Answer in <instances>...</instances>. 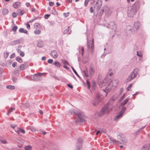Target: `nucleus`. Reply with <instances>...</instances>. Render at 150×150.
<instances>
[{"label": "nucleus", "mask_w": 150, "mask_h": 150, "mask_svg": "<svg viewBox=\"0 0 150 150\" xmlns=\"http://www.w3.org/2000/svg\"><path fill=\"white\" fill-rule=\"evenodd\" d=\"M111 81L110 83H108V82H107V80L106 78L104 79L103 80H101L99 78L98 79V83L99 86L100 87H103V86H105V88H103L102 89V91L103 92L105 93V96L106 97L107 96V93L111 90V88H109L108 87H107L108 85L110 83H111L113 82V81Z\"/></svg>", "instance_id": "f257e3e1"}, {"label": "nucleus", "mask_w": 150, "mask_h": 150, "mask_svg": "<svg viewBox=\"0 0 150 150\" xmlns=\"http://www.w3.org/2000/svg\"><path fill=\"white\" fill-rule=\"evenodd\" d=\"M69 112L71 115L75 114L77 116L78 118L77 120L78 121L83 122L86 121L83 114L78 110L75 109L71 110L69 111Z\"/></svg>", "instance_id": "f03ea898"}, {"label": "nucleus", "mask_w": 150, "mask_h": 150, "mask_svg": "<svg viewBox=\"0 0 150 150\" xmlns=\"http://www.w3.org/2000/svg\"><path fill=\"white\" fill-rule=\"evenodd\" d=\"M112 106L110 103H108L102 108L99 113L100 116H102L105 114H108L112 110Z\"/></svg>", "instance_id": "7ed1b4c3"}, {"label": "nucleus", "mask_w": 150, "mask_h": 150, "mask_svg": "<svg viewBox=\"0 0 150 150\" xmlns=\"http://www.w3.org/2000/svg\"><path fill=\"white\" fill-rule=\"evenodd\" d=\"M88 38L87 40V47L88 51L91 50L93 53L94 50V44L93 40Z\"/></svg>", "instance_id": "20e7f679"}, {"label": "nucleus", "mask_w": 150, "mask_h": 150, "mask_svg": "<svg viewBox=\"0 0 150 150\" xmlns=\"http://www.w3.org/2000/svg\"><path fill=\"white\" fill-rule=\"evenodd\" d=\"M139 72V69L137 68H135L129 75L126 80L127 82L131 81L132 79L135 78Z\"/></svg>", "instance_id": "39448f33"}, {"label": "nucleus", "mask_w": 150, "mask_h": 150, "mask_svg": "<svg viewBox=\"0 0 150 150\" xmlns=\"http://www.w3.org/2000/svg\"><path fill=\"white\" fill-rule=\"evenodd\" d=\"M45 74V73H42L34 74L33 75L31 76V79L34 81H41L42 79V77L41 76H43Z\"/></svg>", "instance_id": "423d86ee"}, {"label": "nucleus", "mask_w": 150, "mask_h": 150, "mask_svg": "<svg viewBox=\"0 0 150 150\" xmlns=\"http://www.w3.org/2000/svg\"><path fill=\"white\" fill-rule=\"evenodd\" d=\"M137 12L136 9L130 6L128 8L127 12V15L128 17H132L135 15Z\"/></svg>", "instance_id": "0eeeda50"}, {"label": "nucleus", "mask_w": 150, "mask_h": 150, "mask_svg": "<svg viewBox=\"0 0 150 150\" xmlns=\"http://www.w3.org/2000/svg\"><path fill=\"white\" fill-rule=\"evenodd\" d=\"M101 96L100 93L97 92L96 94V96L94 99L93 104L94 106L97 105L100 101V96Z\"/></svg>", "instance_id": "6e6552de"}, {"label": "nucleus", "mask_w": 150, "mask_h": 150, "mask_svg": "<svg viewBox=\"0 0 150 150\" xmlns=\"http://www.w3.org/2000/svg\"><path fill=\"white\" fill-rule=\"evenodd\" d=\"M83 144V140L81 138H79L77 140L76 146L77 150H81L82 149Z\"/></svg>", "instance_id": "1a4fd4ad"}, {"label": "nucleus", "mask_w": 150, "mask_h": 150, "mask_svg": "<svg viewBox=\"0 0 150 150\" xmlns=\"http://www.w3.org/2000/svg\"><path fill=\"white\" fill-rule=\"evenodd\" d=\"M107 27L111 29L115 30L117 28V25L115 22L111 21L108 23Z\"/></svg>", "instance_id": "9d476101"}, {"label": "nucleus", "mask_w": 150, "mask_h": 150, "mask_svg": "<svg viewBox=\"0 0 150 150\" xmlns=\"http://www.w3.org/2000/svg\"><path fill=\"white\" fill-rule=\"evenodd\" d=\"M102 4V1L100 0H98L95 5L94 8L96 11H98L101 7Z\"/></svg>", "instance_id": "9b49d317"}, {"label": "nucleus", "mask_w": 150, "mask_h": 150, "mask_svg": "<svg viewBox=\"0 0 150 150\" xmlns=\"http://www.w3.org/2000/svg\"><path fill=\"white\" fill-rule=\"evenodd\" d=\"M117 138L118 139L121 141L122 143H126L127 142V140L124 135L122 134H120L117 136Z\"/></svg>", "instance_id": "f8f14e48"}, {"label": "nucleus", "mask_w": 150, "mask_h": 150, "mask_svg": "<svg viewBox=\"0 0 150 150\" xmlns=\"http://www.w3.org/2000/svg\"><path fill=\"white\" fill-rule=\"evenodd\" d=\"M127 30L129 34H134L137 32L136 31H135L134 28L130 26H128L127 28Z\"/></svg>", "instance_id": "ddd939ff"}, {"label": "nucleus", "mask_w": 150, "mask_h": 150, "mask_svg": "<svg viewBox=\"0 0 150 150\" xmlns=\"http://www.w3.org/2000/svg\"><path fill=\"white\" fill-rule=\"evenodd\" d=\"M140 6V1H137L135 3L133 4L132 7L133 8H135L136 9V10L137 11V10L139 9Z\"/></svg>", "instance_id": "4468645a"}, {"label": "nucleus", "mask_w": 150, "mask_h": 150, "mask_svg": "<svg viewBox=\"0 0 150 150\" xmlns=\"http://www.w3.org/2000/svg\"><path fill=\"white\" fill-rule=\"evenodd\" d=\"M140 25V22L139 21H137L134 22L133 27L134 28V29H135V31H137L138 29L139 28V27Z\"/></svg>", "instance_id": "2eb2a0df"}, {"label": "nucleus", "mask_w": 150, "mask_h": 150, "mask_svg": "<svg viewBox=\"0 0 150 150\" xmlns=\"http://www.w3.org/2000/svg\"><path fill=\"white\" fill-rule=\"evenodd\" d=\"M50 54L51 56L54 58H56L58 57V54L57 52L55 50H53L51 51Z\"/></svg>", "instance_id": "dca6fc26"}, {"label": "nucleus", "mask_w": 150, "mask_h": 150, "mask_svg": "<svg viewBox=\"0 0 150 150\" xmlns=\"http://www.w3.org/2000/svg\"><path fill=\"white\" fill-rule=\"evenodd\" d=\"M109 138L110 139V143H112L113 144H115V143L116 144H121V143L120 142L116 140L114 138H112L111 137H109Z\"/></svg>", "instance_id": "f3484780"}, {"label": "nucleus", "mask_w": 150, "mask_h": 150, "mask_svg": "<svg viewBox=\"0 0 150 150\" xmlns=\"http://www.w3.org/2000/svg\"><path fill=\"white\" fill-rule=\"evenodd\" d=\"M21 40V39H18L17 40H15L11 42V44L12 45H15L19 44H20L21 43L20 41Z\"/></svg>", "instance_id": "a211bd4d"}, {"label": "nucleus", "mask_w": 150, "mask_h": 150, "mask_svg": "<svg viewBox=\"0 0 150 150\" xmlns=\"http://www.w3.org/2000/svg\"><path fill=\"white\" fill-rule=\"evenodd\" d=\"M20 3L18 2H15L13 4V6L14 8H16L20 7Z\"/></svg>", "instance_id": "6ab92c4d"}, {"label": "nucleus", "mask_w": 150, "mask_h": 150, "mask_svg": "<svg viewBox=\"0 0 150 150\" xmlns=\"http://www.w3.org/2000/svg\"><path fill=\"white\" fill-rule=\"evenodd\" d=\"M19 31L20 33H24L26 34L28 33V31L22 28H21L19 29Z\"/></svg>", "instance_id": "aec40b11"}, {"label": "nucleus", "mask_w": 150, "mask_h": 150, "mask_svg": "<svg viewBox=\"0 0 150 150\" xmlns=\"http://www.w3.org/2000/svg\"><path fill=\"white\" fill-rule=\"evenodd\" d=\"M149 146L148 144H145L142 147V150H149Z\"/></svg>", "instance_id": "412c9836"}, {"label": "nucleus", "mask_w": 150, "mask_h": 150, "mask_svg": "<svg viewBox=\"0 0 150 150\" xmlns=\"http://www.w3.org/2000/svg\"><path fill=\"white\" fill-rule=\"evenodd\" d=\"M130 98L128 97L124 101L121 103V105L122 106H123L125 105L128 101L129 100Z\"/></svg>", "instance_id": "4be33fe9"}, {"label": "nucleus", "mask_w": 150, "mask_h": 150, "mask_svg": "<svg viewBox=\"0 0 150 150\" xmlns=\"http://www.w3.org/2000/svg\"><path fill=\"white\" fill-rule=\"evenodd\" d=\"M53 64L55 66L59 68H60L61 66V64L59 63L57 61H55Z\"/></svg>", "instance_id": "5701e85b"}, {"label": "nucleus", "mask_w": 150, "mask_h": 150, "mask_svg": "<svg viewBox=\"0 0 150 150\" xmlns=\"http://www.w3.org/2000/svg\"><path fill=\"white\" fill-rule=\"evenodd\" d=\"M107 10H108V8H107V6H105L102 8L100 10V13H103L104 11H106Z\"/></svg>", "instance_id": "b1692460"}, {"label": "nucleus", "mask_w": 150, "mask_h": 150, "mask_svg": "<svg viewBox=\"0 0 150 150\" xmlns=\"http://www.w3.org/2000/svg\"><path fill=\"white\" fill-rule=\"evenodd\" d=\"M69 27H68V28L66 29L64 31V34H67L70 33L71 30L69 29Z\"/></svg>", "instance_id": "393cba45"}, {"label": "nucleus", "mask_w": 150, "mask_h": 150, "mask_svg": "<svg viewBox=\"0 0 150 150\" xmlns=\"http://www.w3.org/2000/svg\"><path fill=\"white\" fill-rule=\"evenodd\" d=\"M123 115L122 114L120 113V112L118 114V115L117 116H116L114 118V120H117L119 119V118L121 117Z\"/></svg>", "instance_id": "a878e982"}, {"label": "nucleus", "mask_w": 150, "mask_h": 150, "mask_svg": "<svg viewBox=\"0 0 150 150\" xmlns=\"http://www.w3.org/2000/svg\"><path fill=\"white\" fill-rule=\"evenodd\" d=\"M89 71L91 75L93 74L94 72V71L93 70V67L91 65L90 66Z\"/></svg>", "instance_id": "bb28decb"}, {"label": "nucleus", "mask_w": 150, "mask_h": 150, "mask_svg": "<svg viewBox=\"0 0 150 150\" xmlns=\"http://www.w3.org/2000/svg\"><path fill=\"white\" fill-rule=\"evenodd\" d=\"M6 87L7 89L12 90H14L15 88V87L12 85L7 86Z\"/></svg>", "instance_id": "cd10ccee"}, {"label": "nucleus", "mask_w": 150, "mask_h": 150, "mask_svg": "<svg viewBox=\"0 0 150 150\" xmlns=\"http://www.w3.org/2000/svg\"><path fill=\"white\" fill-rule=\"evenodd\" d=\"M25 150H31L32 149V147L30 145L25 146L24 147Z\"/></svg>", "instance_id": "c85d7f7f"}, {"label": "nucleus", "mask_w": 150, "mask_h": 150, "mask_svg": "<svg viewBox=\"0 0 150 150\" xmlns=\"http://www.w3.org/2000/svg\"><path fill=\"white\" fill-rule=\"evenodd\" d=\"M8 12V10L6 8L4 9L2 11V13L4 15L7 14Z\"/></svg>", "instance_id": "c756f323"}, {"label": "nucleus", "mask_w": 150, "mask_h": 150, "mask_svg": "<svg viewBox=\"0 0 150 150\" xmlns=\"http://www.w3.org/2000/svg\"><path fill=\"white\" fill-rule=\"evenodd\" d=\"M82 74L86 77H87L88 76V72L86 70H83L82 72Z\"/></svg>", "instance_id": "7c9ffc66"}, {"label": "nucleus", "mask_w": 150, "mask_h": 150, "mask_svg": "<svg viewBox=\"0 0 150 150\" xmlns=\"http://www.w3.org/2000/svg\"><path fill=\"white\" fill-rule=\"evenodd\" d=\"M16 60L20 63H22L23 62V60L22 58L20 57H16Z\"/></svg>", "instance_id": "2f4dec72"}, {"label": "nucleus", "mask_w": 150, "mask_h": 150, "mask_svg": "<svg viewBox=\"0 0 150 150\" xmlns=\"http://www.w3.org/2000/svg\"><path fill=\"white\" fill-rule=\"evenodd\" d=\"M62 63L66 65L67 64L69 66H70V65L69 63V62L67 61L66 60H64V59H62Z\"/></svg>", "instance_id": "473e14b6"}, {"label": "nucleus", "mask_w": 150, "mask_h": 150, "mask_svg": "<svg viewBox=\"0 0 150 150\" xmlns=\"http://www.w3.org/2000/svg\"><path fill=\"white\" fill-rule=\"evenodd\" d=\"M71 67L72 69V70L73 71H74V73L76 75V76H78L79 78H80V77L79 76V75H78V74L77 73V72L75 70V69H74V67H72V66H71Z\"/></svg>", "instance_id": "72a5a7b5"}, {"label": "nucleus", "mask_w": 150, "mask_h": 150, "mask_svg": "<svg viewBox=\"0 0 150 150\" xmlns=\"http://www.w3.org/2000/svg\"><path fill=\"white\" fill-rule=\"evenodd\" d=\"M126 107H124L121 110L120 112V113H122V115H123V114L125 112V111L126 110Z\"/></svg>", "instance_id": "f704fd0d"}, {"label": "nucleus", "mask_w": 150, "mask_h": 150, "mask_svg": "<svg viewBox=\"0 0 150 150\" xmlns=\"http://www.w3.org/2000/svg\"><path fill=\"white\" fill-rule=\"evenodd\" d=\"M23 106L24 107L28 108L29 107L30 105L29 103L27 102L25 103L24 104Z\"/></svg>", "instance_id": "c9c22d12"}, {"label": "nucleus", "mask_w": 150, "mask_h": 150, "mask_svg": "<svg viewBox=\"0 0 150 150\" xmlns=\"http://www.w3.org/2000/svg\"><path fill=\"white\" fill-rule=\"evenodd\" d=\"M34 33L36 35H38L40 33L41 31L40 30H36L34 31Z\"/></svg>", "instance_id": "e433bc0d"}, {"label": "nucleus", "mask_w": 150, "mask_h": 150, "mask_svg": "<svg viewBox=\"0 0 150 150\" xmlns=\"http://www.w3.org/2000/svg\"><path fill=\"white\" fill-rule=\"evenodd\" d=\"M20 69L21 70H23L25 69L26 68L25 67L23 64H22L20 66Z\"/></svg>", "instance_id": "4c0bfd02"}, {"label": "nucleus", "mask_w": 150, "mask_h": 150, "mask_svg": "<svg viewBox=\"0 0 150 150\" xmlns=\"http://www.w3.org/2000/svg\"><path fill=\"white\" fill-rule=\"evenodd\" d=\"M23 64L25 67L26 69L28 68L29 63L28 62H25L24 64Z\"/></svg>", "instance_id": "58836bf2"}, {"label": "nucleus", "mask_w": 150, "mask_h": 150, "mask_svg": "<svg viewBox=\"0 0 150 150\" xmlns=\"http://www.w3.org/2000/svg\"><path fill=\"white\" fill-rule=\"evenodd\" d=\"M86 83L88 85V88L89 89L90 87V82L88 81V80H87L86 81Z\"/></svg>", "instance_id": "ea45409f"}, {"label": "nucleus", "mask_w": 150, "mask_h": 150, "mask_svg": "<svg viewBox=\"0 0 150 150\" xmlns=\"http://www.w3.org/2000/svg\"><path fill=\"white\" fill-rule=\"evenodd\" d=\"M137 55L139 57H142V54L141 52L139 53L138 51H137Z\"/></svg>", "instance_id": "a19ab883"}, {"label": "nucleus", "mask_w": 150, "mask_h": 150, "mask_svg": "<svg viewBox=\"0 0 150 150\" xmlns=\"http://www.w3.org/2000/svg\"><path fill=\"white\" fill-rule=\"evenodd\" d=\"M17 27L16 26H14L12 29V30L13 31H14V32L16 31L17 30Z\"/></svg>", "instance_id": "79ce46f5"}, {"label": "nucleus", "mask_w": 150, "mask_h": 150, "mask_svg": "<svg viewBox=\"0 0 150 150\" xmlns=\"http://www.w3.org/2000/svg\"><path fill=\"white\" fill-rule=\"evenodd\" d=\"M132 86V83L130 84L129 86H128L127 89V91H129V89Z\"/></svg>", "instance_id": "37998d69"}, {"label": "nucleus", "mask_w": 150, "mask_h": 150, "mask_svg": "<svg viewBox=\"0 0 150 150\" xmlns=\"http://www.w3.org/2000/svg\"><path fill=\"white\" fill-rule=\"evenodd\" d=\"M49 5L51 6H52L54 4V3L53 2L50 1L49 2Z\"/></svg>", "instance_id": "c03bdc74"}, {"label": "nucleus", "mask_w": 150, "mask_h": 150, "mask_svg": "<svg viewBox=\"0 0 150 150\" xmlns=\"http://www.w3.org/2000/svg\"><path fill=\"white\" fill-rule=\"evenodd\" d=\"M21 12V9H18L17 10V14L19 16V14Z\"/></svg>", "instance_id": "a18cd8bd"}, {"label": "nucleus", "mask_w": 150, "mask_h": 150, "mask_svg": "<svg viewBox=\"0 0 150 150\" xmlns=\"http://www.w3.org/2000/svg\"><path fill=\"white\" fill-rule=\"evenodd\" d=\"M15 57V53H13L10 56V58L11 59H12Z\"/></svg>", "instance_id": "49530a36"}, {"label": "nucleus", "mask_w": 150, "mask_h": 150, "mask_svg": "<svg viewBox=\"0 0 150 150\" xmlns=\"http://www.w3.org/2000/svg\"><path fill=\"white\" fill-rule=\"evenodd\" d=\"M89 0H85L84 3V5L85 6H86L87 5L88 2H89Z\"/></svg>", "instance_id": "de8ad7c7"}, {"label": "nucleus", "mask_w": 150, "mask_h": 150, "mask_svg": "<svg viewBox=\"0 0 150 150\" xmlns=\"http://www.w3.org/2000/svg\"><path fill=\"white\" fill-rule=\"evenodd\" d=\"M12 16L13 18H16L17 17V14L15 12H13L12 13Z\"/></svg>", "instance_id": "09e8293b"}, {"label": "nucleus", "mask_w": 150, "mask_h": 150, "mask_svg": "<svg viewBox=\"0 0 150 150\" xmlns=\"http://www.w3.org/2000/svg\"><path fill=\"white\" fill-rule=\"evenodd\" d=\"M81 50L82 51L81 54L82 56L83 55L84 52V47H81Z\"/></svg>", "instance_id": "8fccbe9b"}, {"label": "nucleus", "mask_w": 150, "mask_h": 150, "mask_svg": "<svg viewBox=\"0 0 150 150\" xmlns=\"http://www.w3.org/2000/svg\"><path fill=\"white\" fill-rule=\"evenodd\" d=\"M50 16V14H46L45 15V19H48Z\"/></svg>", "instance_id": "3c124183"}, {"label": "nucleus", "mask_w": 150, "mask_h": 150, "mask_svg": "<svg viewBox=\"0 0 150 150\" xmlns=\"http://www.w3.org/2000/svg\"><path fill=\"white\" fill-rule=\"evenodd\" d=\"M20 55L22 57H23L24 56V53L23 52L21 51L20 52Z\"/></svg>", "instance_id": "603ef678"}, {"label": "nucleus", "mask_w": 150, "mask_h": 150, "mask_svg": "<svg viewBox=\"0 0 150 150\" xmlns=\"http://www.w3.org/2000/svg\"><path fill=\"white\" fill-rule=\"evenodd\" d=\"M53 62V60L51 59H48L47 61V62L50 64H51Z\"/></svg>", "instance_id": "864d4df0"}, {"label": "nucleus", "mask_w": 150, "mask_h": 150, "mask_svg": "<svg viewBox=\"0 0 150 150\" xmlns=\"http://www.w3.org/2000/svg\"><path fill=\"white\" fill-rule=\"evenodd\" d=\"M90 11L91 13H93V12L94 11L93 9V8L92 7H91L90 8Z\"/></svg>", "instance_id": "5fc2aeb1"}, {"label": "nucleus", "mask_w": 150, "mask_h": 150, "mask_svg": "<svg viewBox=\"0 0 150 150\" xmlns=\"http://www.w3.org/2000/svg\"><path fill=\"white\" fill-rule=\"evenodd\" d=\"M16 126L17 125H10V127L13 129H14Z\"/></svg>", "instance_id": "6e6d98bb"}, {"label": "nucleus", "mask_w": 150, "mask_h": 150, "mask_svg": "<svg viewBox=\"0 0 150 150\" xmlns=\"http://www.w3.org/2000/svg\"><path fill=\"white\" fill-rule=\"evenodd\" d=\"M20 130L21 132L23 133H25V131L24 129H22L21 128H19V129Z\"/></svg>", "instance_id": "4d7b16f0"}, {"label": "nucleus", "mask_w": 150, "mask_h": 150, "mask_svg": "<svg viewBox=\"0 0 150 150\" xmlns=\"http://www.w3.org/2000/svg\"><path fill=\"white\" fill-rule=\"evenodd\" d=\"M52 12L53 13V14L56 15L57 14V12L55 10H54V11H52Z\"/></svg>", "instance_id": "13d9d810"}, {"label": "nucleus", "mask_w": 150, "mask_h": 150, "mask_svg": "<svg viewBox=\"0 0 150 150\" xmlns=\"http://www.w3.org/2000/svg\"><path fill=\"white\" fill-rule=\"evenodd\" d=\"M15 108H10V109L9 110V111H10L11 112H12L13 110H15Z\"/></svg>", "instance_id": "bf43d9fd"}, {"label": "nucleus", "mask_w": 150, "mask_h": 150, "mask_svg": "<svg viewBox=\"0 0 150 150\" xmlns=\"http://www.w3.org/2000/svg\"><path fill=\"white\" fill-rule=\"evenodd\" d=\"M67 85L68 87H69V88L71 89H72L73 88V86L72 85L70 84H68Z\"/></svg>", "instance_id": "052dcab7"}, {"label": "nucleus", "mask_w": 150, "mask_h": 150, "mask_svg": "<svg viewBox=\"0 0 150 150\" xmlns=\"http://www.w3.org/2000/svg\"><path fill=\"white\" fill-rule=\"evenodd\" d=\"M17 64V63L16 62H14L12 64V66L13 67H15L16 66V64Z\"/></svg>", "instance_id": "680f3d73"}, {"label": "nucleus", "mask_w": 150, "mask_h": 150, "mask_svg": "<svg viewBox=\"0 0 150 150\" xmlns=\"http://www.w3.org/2000/svg\"><path fill=\"white\" fill-rule=\"evenodd\" d=\"M30 130L33 132H35V129L33 127H31L30 128Z\"/></svg>", "instance_id": "e2e57ef3"}, {"label": "nucleus", "mask_w": 150, "mask_h": 150, "mask_svg": "<svg viewBox=\"0 0 150 150\" xmlns=\"http://www.w3.org/2000/svg\"><path fill=\"white\" fill-rule=\"evenodd\" d=\"M17 78L16 77H13V81L14 82H15L17 80Z\"/></svg>", "instance_id": "0e129e2a"}, {"label": "nucleus", "mask_w": 150, "mask_h": 150, "mask_svg": "<svg viewBox=\"0 0 150 150\" xmlns=\"http://www.w3.org/2000/svg\"><path fill=\"white\" fill-rule=\"evenodd\" d=\"M35 26L38 27L40 26V25L39 23H36L35 24Z\"/></svg>", "instance_id": "69168bd1"}, {"label": "nucleus", "mask_w": 150, "mask_h": 150, "mask_svg": "<svg viewBox=\"0 0 150 150\" xmlns=\"http://www.w3.org/2000/svg\"><path fill=\"white\" fill-rule=\"evenodd\" d=\"M69 12H67V13H64V15L66 17H67V16H69Z\"/></svg>", "instance_id": "338daca9"}, {"label": "nucleus", "mask_w": 150, "mask_h": 150, "mask_svg": "<svg viewBox=\"0 0 150 150\" xmlns=\"http://www.w3.org/2000/svg\"><path fill=\"white\" fill-rule=\"evenodd\" d=\"M11 150H24L23 149H18L16 148H13Z\"/></svg>", "instance_id": "774afa93"}]
</instances>
